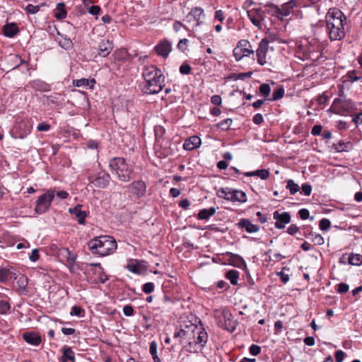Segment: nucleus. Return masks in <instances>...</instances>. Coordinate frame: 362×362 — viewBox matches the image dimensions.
<instances>
[{"instance_id": "1", "label": "nucleus", "mask_w": 362, "mask_h": 362, "mask_svg": "<svg viewBox=\"0 0 362 362\" xmlns=\"http://www.w3.org/2000/svg\"><path fill=\"white\" fill-rule=\"evenodd\" d=\"M142 76L145 84L141 90L145 94H157L162 90L165 86V76L162 71L156 65L145 66L143 69Z\"/></svg>"}, {"instance_id": "2", "label": "nucleus", "mask_w": 362, "mask_h": 362, "mask_svg": "<svg viewBox=\"0 0 362 362\" xmlns=\"http://www.w3.org/2000/svg\"><path fill=\"white\" fill-rule=\"evenodd\" d=\"M346 16L337 8H331L326 14V24L331 41L340 40L345 36Z\"/></svg>"}, {"instance_id": "3", "label": "nucleus", "mask_w": 362, "mask_h": 362, "mask_svg": "<svg viewBox=\"0 0 362 362\" xmlns=\"http://www.w3.org/2000/svg\"><path fill=\"white\" fill-rule=\"evenodd\" d=\"M88 247L93 254L106 256L116 250L117 244L113 237L101 235L90 240Z\"/></svg>"}, {"instance_id": "4", "label": "nucleus", "mask_w": 362, "mask_h": 362, "mask_svg": "<svg viewBox=\"0 0 362 362\" xmlns=\"http://www.w3.org/2000/svg\"><path fill=\"white\" fill-rule=\"evenodd\" d=\"M109 168L115 173L119 181L127 182L133 178V168L123 158L115 157L110 160Z\"/></svg>"}, {"instance_id": "5", "label": "nucleus", "mask_w": 362, "mask_h": 362, "mask_svg": "<svg viewBox=\"0 0 362 362\" xmlns=\"http://www.w3.org/2000/svg\"><path fill=\"white\" fill-rule=\"evenodd\" d=\"M182 329L184 332L183 335H185V339L189 340L192 339V334L195 331V333L198 334L199 336L197 337V340L194 341V343L198 344L201 348L205 346L208 341V334L202 327V324L198 326L193 323H189V325H185L182 327Z\"/></svg>"}, {"instance_id": "6", "label": "nucleus", "mask_w": 362, "mask_h": 362, "mask_svg": "<svg viewBox=\"0 0 362 362\" xmlns=\"http://www.w3.org/2000/svg\"><path fill=\"white\" fill-rule=\"evenodd\" d=\"M54 198V192L53 190H48L43 194L40 195L36 202V206L35 208V213L42 214L48 211Z\"/></svg>"}, {"instance_id": "7", "label": "nucleus", "mask_w": 362, "mask_h": 362, "mask_svg": "<svg viewBox=\"0 0 362 362\" xmlns=\"http://www.w3.org/2000/svg\"><path fill=\"white\" fill-rule=\"evenodd\" d=\"M233 56L236 61L241 60L244 57L254 54L252 45L247 40H240L233 49Z\"/></svg>"}, {"instance_id": "8", "label": "nucleus", "mask_w": 362, "mask_h": 362, "mask_svg": "<svg viewBox=\"0 0 362 362\" xmlns=\"http://www.w3.org/2000/svg\"><path fill=\"white\" fill-rule=\"evenodd\" d=\"M332 107L335 113L342 115L344 112H351L354 109V104L351 100L336 98Z\"/></svg>"}, {"instance_id": "9", "label": "nucleus", "mask_w": 362, "mask_h": 362, "mask_svg": "<svg viewBox=\"0 0 362 362\" xmlns=\"http://www.w3.org/2000/svg\"><path fill=\"white\" fill-rule=\"evenodd\" d=\"M269 38H263L258 45V48L256 51L257 61L261 66L267 63L266 55L269 49Z\"/></svg>"}, {"instance_id": "10", "label": "nucleus", "mask_w": 362, "mask_h": 362, "mask_svg": "<svg viewBox=\"0 0 362 362\" xmlns=\"http://www.w3.org/2000/svg\"><path fill=\"white\" fill-rule=\"evenodd\" d=\"M247 16L256 27L261 28L262 22L265 18L264 11L261 8L247 11Z\"/></svg>"}, {"instance_id": "11", "label": "nucleus", "mask_w": 362, "mask_h": 362, "mask_svg": "<svg viewBox=\"0 0 362 362\" xmlns=\"http://www.w3.org/2000/svg\"><path fill=\"white\" fill-rule=\"evenodd\" d=\"M127 189L130 193L136 196L137 198L144 196L146 190V185L142 180H136L132 182L127 185Z\"/></svg>"}, {"instance_id": "12", "label": "nucleus", "mask_w": 362, "mask_h": 362, "mask_svg": "<svg viewBox=\"0 0 362 362\" xmlns=\"http://www.w3.org/2000/svg\"><path fill=\"white\" fill-rule=\"evenodd\" d=\"M274 218L276 221L274 226L278 229H284L285 225L291 222V215L288 212L280 213L279 211H275Z\"/></svg>"}, {"instance_id": "13", "label": "nucleus", "mask_w": 362, "mask_h": 362, "mask_svg": "<svg viewBox=\"0 0 362 362\" xmlns=\"http://www.w3.org/2000/svg\"><path fill=\"white\" fill-rule=\"evenodd\" d=\"M154 50L158 56L165 59L172 50V45L169 40L165 39L159 42Z\"/></svg>"}, {"instance_id": "14", "label": "nucleus", "mask_w": 362, "mask_h": 362, "mask_svg": "<svg viewBox=\"0 0 362 362\" xmlns=\"http://www.w3.org/2000/svg\"><path fill=\"white\" fill-rule=\"evenodd\" d=\"M81 209L82 205L78 204L73 208H69V212L76 217L79 224L85 225L86 218L88 216V212L83 211Z\"/></svg>"}, {"instance_id": "15", "label": "nucleus", "mask_w": 362, "mask_h": 362, "mask_svg": "<svg viewBox=\"0 0 362 362\" xmlns=\"http://www.w3.org/2000/svg\"><path fill=\"white\" fill-rule=\"evenodd\" d=\"M110 180V176L108 173L100 172L98 176L94 180H91V182L96 187L105 188L109 185Z\"/></svg>"}, {"instance_id": "16", "label": "nucleus", "mask_w": 362, "mask_h": 362, "mask_svg": "<svg viewBox=\"0 0 362 362\" xmlns=\"http://www.w3.org/2000/svg\"><path fill=\"white\" fill-rule=\"evenodd\" d=\"M236 226L240 229L245 228V230L249 233L257 232L259 230V226L253 224L250 219L241 218L237 223Z\"/></svg>"}, {"instance_id": "17", "label": "nucleus", "mask_w": 362, "mask_h": 362, "mask_svg": "<svg viewBox=\"0 0 362 362\" xmlns=\"http://www.w3.org/2000/svg\"><path fill=\"white\" fill-rule=\"evenodd\" d=\"M297 6V2L296 0H291L288 2L284 4L281 8L274 7V13L277 17L279 16H287L290 13V10Z\"/></svg>"}, {"instance_id": "18", "label": "nucleus", "mask_w": 362, "mask_h": 362, "mask_svg": "<svg viewBox=\"0 0 362 362\" xmlns=\"http://www.w3.org/2000/svg\"><path fill=\"white\" fill-rule=\"evenodd\" d=\"M59 256L63 261H65L67 264L72 267L76 259V255L71 253L68 248L62 247L59 250Z\"/></svg>"}, {"instance_id": "19", "label": "nucleus", "mask_w": 362, "mask_h": 362, "mask_svg": "<svg viewBox=\"0 0 362 362\" xmlns=\"http://www.w3.org/2000/svg\"><path fill=\"white\" fill-rule=\"evenodd\" d=\"M224 324L223 328L230 332H234L237 326V322L233 320V315L230 312L223 313Z\"/></svg>"}, {"instance_id": "20", "label": "nucleus", "mask_w": 362, "mask_h": 362, "mask_svg": "<svg viewBox=\"0 0 362 362\" xmlns=\"http://www.w3.org/2000/svg\"><path fill=\"white\" fill-rule=\"evenodd\" d=\"M23 339L28 344L37 346L41 341V336L39 333L35 332H26L23 334Z\"/></svg>"}, {"instance_id": "21", "label": "nucleus", "mask_w": 362, "mask_h": 362, "mask_svg": "<svg viewBox=\"0 0 362 362\" xmlns=\"http://www.w3.org/2000/svg\"><path fill=\"white\" fill-rule=\"evenodd\" d=\"M204 16V10L201 7L192 8L190 12L187 14V18L188 22L192 21H197V25H199L202 23L201 17Z\"/></svg>"}, {"instance_id": "22", "label": "nucleus", "mask_w": 362, "mask_h": 362, "mask_svg": "<svg viewBox=\"0 0 362 362\" xmlns=\"http://www.w3.org/2000/svg\"><path fill=\"white\" fill-rule=\"evenodd\" d=\"M201 139L197 136H192L187 138L183 144V148L186 151H192L201 145Z\"/></svg>"}, {"instance_id": "23", "label": "nucleus", "mask_w": 362, "mask_h": 362, "mask_svg": "<svg viewBox=\"0 0 362 362\" xmlns=\"http://www.w3.org/2000/svg\"><path fill=\"white\" fill-rule=\"evenodd\" d=\"M113 45L112 42L108 40H103L98 46V54L101 57H107L112 50Z\"/></svg>"}, {"instance_id": "24", "label": "nucleus", "mask_w": 362, "mask_h": 362, "mask_svg": "<svg viewBox=\"0 0 362 362\" xmlns=\"http://www.w3.org/2000/svg\"><path fill=\"white\" fill-rule=\"evenodd\" d=\"M231 193V196L227 197L226 200L231 202H239L242 203L247 202V196L244 192L238 189H234V191H232Z\"/></svg>"}, {"instance_id": "25", "label": "nucleus", "mask_w": 362, "mask_h": 362, "mask_svg": "<svg viewBox=\"0 0 362 362\" xmlns=\"http://www.w3.org/2000/svg\"><path fill=\"white\" fill-rule=\"evenodd\" d=\"M228 255L229 256L228 260L230 264L240 268L246 267L244 259L239 255L228 252Z\"/></svg>"}, {"instance_id": "26", "label": "nucleus", "mask_w": 362, "mask_h": 362, "mask_svg": "<svg viewBox=\"0 0 362 362\" xmlns=\"http://www.w3.org/2000/svg\"><path fill=\"white\" fill-rule=\"evenodd\" d=\"M18 31V25L15 23H7L3 27L4 34L8 37H14Z\"/></svg>"}, {"instance_id": "27", "label": "nucleus", "mask_w": 362, "mask_h": 362, "mask_svg": "<svg viewBox=\"0 0 362 362\" xmlns=\"http://www.w3.org/2000/svg\"><path fill=\"white\" fill-rule=\"evenodd\" d=\"M332 147L339 153L341 152H347L349 150L352 149L353 144L352 143L348 141V142H344L342 141H339L336 144H333Z\"/></svg>"}, {"instance_id": "28", "label": "nucleus", "mask_w": 362, "mask_h": 362, "mask_svg": "<svg viewBox=\"0 0 362 362\" xmlns=\"http://www.w3.org/2000/svg\"><path fill=\"white\" fill-rule=\"evenodd\" d=\"M63 354L61 357L60 361L62 362H67V361H71L74 362L75 357L74 353L72 351L71 348L67 346H64L62 348Z\"/></svg>"}, {"instance_id": "29", "label": "nucleus", "mask_w": 362, "mask_h": 362, "mask_svg": "<svg viewBox=\"0 0 362 362\" xmlns=\"http://www.w3.org/2000/svg\"><path fill=\"white\" fill-rule=\"evenodd\" d=\"M269 171L267 169H261L257 170L252 172H247L244 173V175L246 177H253V176H258L262 180H267L269 176Z\"/></svg>"}, {"instance_id": "30", "label": "nucleus", "mask_w": 362, "mask_h": 362, "mask_svg": "<svg viewBox=\"0 0 362 362\" xmlns=\"http://www.w3.org/2000/svg\"><path fill=\"white\" fill-rule=\"evenodd\" d=\"M216 209L215 207H210L209 209H204L199 211L197 218L199 220H206L209 217L215 214Z\"/></svg>"}, {"instance_id": "31", "label": "nucleus", "mask_w": 362, "mask_h": 362, "mask_svg": "<svg viewBox=\"0 0 362 362\" xmlns=\"http://www.w3.org/2000/svg\"><path fill=\"white\" fill-rule=\"evenodd\" d=\"M95 81L93 79L81 78L73 81V85L76 87L88 86L90 88H93Z\"/></svg>"}, {"instance_id": "32", "label": "nucleus", "mask_w": 362, "mask_h": 362, "mask_svg": "<svg viewBox=\"0 0 362 362\" xmlns=\"http://www.w3.org/2000/svg\"><path fill=\"white\" fill-rule=\"evenodd\" d=\"M226 278L228 279L232 285H237L239 279V272L237 270L230 269L226 273Z\"/></svg>"}, {"instance_id": "33", "label": "nucleus", "mask_w": 362, "mask_h": 362, "mask_svg": "<svg viewBox=\"0 0 362 362\" xmlns=\"http://www.w3.org/2000/svg\"><path fill=\"white\" fill-rule=\"evenodd\" d=\"M347 260L348 263L351 265L360 266L362 264V255L351 253L349 255Z\"/></svg>"}, {"instance_id": "34", "label": "nucleus", "mask_w": 362, "mask_h": 362, "mask_svg": "<svg viewBox=\"0 0 362 362\" xmlns=\"http://www.w3.org/2000/svg\"><path fill=\"white\" fill-rule=\"evenodd\" d=\"M28 283V278L24 275H21L20 276H18L16 281L18 289L23 293H25L27 291Z\"/></svg>"}, {"instance_id": "35", "label": "nucleus", "mask_w": 362, "mask_h": 362, "mask_svg": "<svg viewBox=\"0 0 362 362\" xmlns=\"http://www.w3.org/2000/svg\"><path fill=\"white\" fill-rule=\"evenodd\" d=\"M65 5L64 3H59L57 4V11L54 13V17L58 20H62L66 18V11L64 8Z\"/></svg>"}, {"instance_id": "36", "label": "nucleus", "mask_w": 362, "mask_h": 362, "mask_svg": "<svg viewBox=\"0 0 362 362\" xmlns=\"http://www.w3.org/2000/svg\"><path fill=\"white\" fill-rule=\"evenodd\" d=\"M286 188L289 190L290 194L291 195L295 194L300 190V187L298 184L295 183V182L290 179L286 181Z\"/></svg>"}, {"instance_id": "37", "label": "nucleus", "mask_w": 362, "mask_h": 362, "mask_svg": "<svg viewBox=\"0 0 362 362\" xmlns=\"http://www.w3.org/2000/svg\"><path fill=\"white\" fill-rule=\"evenodd\" d=\"M149 351L153 357V362H160V360L157 355V344L156 341H153L151 342Z\"/></svg>"}, {"instance_id": "38", "label": "nucleus", "mask_w": 362, "mask_h": 362, "mask_svg": "<svg viewBox=\"0 0 362 362\" xmlns=\"http://www.w3.org/2000/svg\"><path fill=\"white\" fill-rule=\"evenodd\" d=\"M284 89L282 87L279 88L275 90L272 93V98H269V100L276 101L281 98H282L284 95Z\"/></svg>"}, {"instance_id": "39", "label": "nucleus", "mask_w": 362, "mask_h": 362, "mask_svg": "<svg viewBox=\"0 0 362 362\" xmlns=\"http://www.w3.org/2000/svg\"><path fill=\"white\" fill-rule=\"evenodd\" d=\"M127 268L128 270L134 274H140V268L139 264L136 262H133L132 260L129 261L127 265Z\"/></svg>"}, {"instance_id": "40", "label": "nucleus", "mask_w": 362, "mask_h": 362, "mask_svg": "<svg viewBox=\"0 0 362 362\" xmlns=\"http://www.w3.org/2000/svg\"><path fill=\"white\" fill-rule=\"evenodd\" d=\"M232 191H234L233 189H231V188H228V187H226V188H221L218 192H217V195L219 197H221V198H223L225 199H226V197H230L231 196V192Z\"/></svg>"}, {"instance_id": "41", "label": "nucleus", "mask_w": 362, "mask_h": 362, "mask_svg": "<svg viewBox=\"0 0 362 362\" xmlns=\"http://www.w3.org/2000/svg\"><path fill=\"white\" fill-rule=\"evenodd\" d=\"M199 334L195 333V331L193 332V334H192V339H194L193 341H189L188 343V347H189V351L193 352V353H198V350L196 349V344L194 343V341L197 340V337H198Z\"/></svg>"}, {"instance_id": "42", "label": "nucleus", "mask_w": 362, "mask_h": 362, "mask_svg": "<svg viewBox=\"0 0 362 362\" xmlns=\"http://www.w3.org/2000/svg\"><path fill=\"white\" fill-rule=\"evenodd\" d=\"M11 309L10 303L6 300H0V314L6 315Z\"/></svg>"}, {"instance_id": "43", "label": "nucleus", "mask_w": 362, "mask_h": 362, "mask_svg": "<svg viewBox=\"0 0 362 362\" xmlns=\"http://www.w3.org/2000/svg\"><path fill=\"white\" fill-rule=\"evenodd\" d=\"M232 122L233 121L230 118H227L217 124L216 126L218 128H220L223 131H226L229 129Z\"/></svg>"}, {"instance_id": "44", "label": "nucleus", "mask_w": 362, "mask_h": 362, "mask_svg": "<svg viewBox=\"0 0 362 362\" xmlns=\"http://www.w3.org/2000/svg\"><path fill=\"white\" fill-rule=\"evenodd\" d=\"M331 222L327 218H322L320 221L319 227L322 230L326 231L329 229Z\"/></svg>"}, {"instance_id": "45", "label": "nucleus", "mask_w": 362, "mask_h": 362, "mask_svg": "<svg viewBox=\"0 0 362 362\" xmlns=\"http://www.w3.org/2000/svg\"><path fill=\"white\" fill-rule=\"evenodd\" d=\"M259 92L261 93V94L264 96L265 98H267V96H269V93H270V91H271V88H270V86L269 84H267V83H263L260 86H259Z\"/></svg>"}, {"instance_id": "46", "label": "nucleus", "mask_w": 362, "mask_h": 362, "mask_svg": "<svg viewBox=\"0 0 362 362\" xmlns=\"http://www.w3.org/2000/svg\"><path fill=\"white\" fill-rule=\"evenodd\" d=\"M154 133L156 139L162 138L165 133V129L160 125H156Z\"/></svg>"}, {"instance_id": "47", "label": "nucleus", "mask_w": 362, "mask_h": 362, "mask_svg": "<svg viewBox=\"0 0 362 362\" xmlns=\"http://www.w3.org/2000/svg\"><path fill=\"white\" fill-rule=\"evenodd\" d=\"M40 8V5L35 6L33 4H28L25 7V11L28 14H35L39 11Z\"/></svg>"}, {"instance_id": "48", "label": "nucleus", "mask_w": 362, "mask_h": 362, "mask_svg": "<svg viewBox=\"0 0 362 362\" xmlns=\"http://www.w3.org/2000/svg\"><path fill=\"white\" fill-rule=\"evenodd\" d=\"M309 235L313 236V241L317 245H322L324 244L325 240L322 236L320 234H313L312 233H309Z\"/></svg>"}, {"instance_id": "49", "label": "nucleus", "mask_w": 362, "mask_h": 362, "mask_svg": "<svg viewBox=\"0 0 362 362\" xmlns=\"http://www.w3.org/2000/svg\"><path fill=\"white\" fill-rule=\"evenodd\" d=\"M59 45L64 49H70L72 47L73 43L69 38H64L59 42Z\"/></svg>"}, {"instance_id": "50", "label": "nucleus", "mask_w": 362, "mask_h": 362, "mask_svg": "<svg viewBox=\"0 0 362 362\" xmlns=\"http://www.w3.org/2000/svg\"><path fill=\"white\" fill-rule=\"evenodd\" d=\"M10 272L6 268L0 269V282H6L8 278Z\"/></svg>"}, {"instance_id": "51", "label": "nucleus", "mask_w": 362, "mask_h": 362, "mask_svg": "<svg viewBox=\"0 0 362 362\" xmlns=\"http://www.w3.org/2000/svg\"><path fill=\"white\" fill-rule=\"evenodd\" d=\"M154 284L152 283V282H148V283H146L143 285V287H142V291L147 293V294H149L151 293H152L154 290Z\"/></svg>"}, {"instance_id": "52", "label": "nucleus", "mask_w": 362, "mask_h": 362, "mask_svg": "<svg viewBox=\"0 0 362 362\" xmlns=\"http://www.w3.org/2000/svg\"><path fill=\"white\" fill-rule=\"evenodd\" d=\"M252 74V72H246V73H239V74H234L233 78L235 80H245V78H249L251 77Z\"/></svg>"}, {"instance_id": "53", "label": "nucleus", "mask_w": 362, "mask_h": 362, "mask_svg": "<svg viewBox=\"0 0 362 362\" xmlns=\"http://www.w3.org/2000/svg\"><path fill=\"white\" fill-rule=\"evenodd\" d=\"M191 70V66L186 62L183 63L180 67V72L183 75L189 74Z\"/></svg>"}, {"instance_id": "54", "label": "nucleus", "mask_w": 362, "mask_h": 362, "mask_svg": "<svg viewBox=\"0 0 362 362\" xmlns=\"http://www.w3.org/2000/svg\"><path fill=\"white\" fill-rule=\"evenodd\" d=\"M188 42L187 39L180 40L177 45V49L184 52L187 49Z\"/></svg>"}, {"instance_id": "55", "label": "nucleus", "mask_w": 362, "mask_h": 362, "mask_svg": "<svg viewBox=\"0 0 362 362\" xmlns=\"http://www.w3.org/2000/svg\"><path fill=\"white\" fill-rule=\"evenodd\" d=\"M10 59L16 64L15 68L18 67L21 64L25 62V61L18 54L11 55Z\"/></svg>"}, {"instance_id": "56", "label": "nucleus", "mask_w": 362, "mask_h": 362, "mask_svg": "<svg viewBox=\"0 0 362 362\" xmlns=\"http://www.w3.org/2000/svg\"><path fill=\"white\" fill-rule=\"evenodd\" d=\"M315 100L316 102L317 103L319 107L320 106H322V105H324L327 103V102L328 101V97L324 94L322 95H319L316 98H315Z\"/></svg>"}, {"instance_id": "57", "label": "nucleus", "mask_w": 362, "mask_h": 362, "mask_svg": "<svg viewBox=\"0 0 362 362\" xmlns=\"http://www.w3.org/2000/svg\"><path fill=\"white\" fill-rule=\"evenodd\" d=\"M337 292L339 293H345L349 291V286L345 283H340L337 285Z\"/></svg>"}, {"instance_id": "58", "label": "nucleus", "mask_w": 362, "mask_h": 362, "mask_svg": "<svg viewBox=\"0 0 362 362\" xmlns=\"http://www.w3.org/2000/svg\"><path fill=\"white\" fill-rule=\"evenodd\" d=\"M250 353L253 356H257L261 352V347L256 344H252L250 349Z\"/></svg>"}, {"instance_id": "59", "label": "nucleus", "mask_w": 362, "mask_h": 362, "mask_svg": "<svg viewBox=\"0 0 362 362\" xmlns=\"http://www.w3.org/2000/svg\"><path fill=\"white\" fill-rule=\"evenodd\" d=\"M124 315L129 317L134 315V308L131 305H127L123 308Z\"/></svg>"}, {"instance_id": "60", "label": "nucleus", "mask_w": 362, "mask_h": 362, "mask_svg": "<svg viewBox=\"0 0 362 362\" xmlns=\"http://www.w3.org/2000/svg\"><path fill=\"white\" fill-rule=\"evenodd\" d=\"M83 310L79 306H74L70 312L71 315L80 316Z\"/></svg>"}, {"instance_id": "61", "label": "nucleus", "mask_w": 362, "mask_h": 362, "mask_svg": "<svg viewBox=\"0 0 362 362\" xmlns=\"http://www.w3.org/2000/svg\"><path fill=\"white\" fill-rule=\"evenodd\" d=\"M346 76L351 81H357L361 78L356 76V71L355 70L349 71L346 74Z\"/></svg>"}, {"instance_id": "62", "label": "nucleus", "mask_w": 362, "mask_h": 362, "mask_svg": "<svg viewBox=\"0 0 362 362\" xmlns=\"http://www.w3.org/2000/svg\"><path fill=\"white\" fill-rule=\"evenodd\" d=\"M211 102L215 105L220 106L222 103V99L220 95H214L211 98Z\"/></svg>"}, {"instance_id": "63", "label": "nucleus", "mask_w": 362, "mask_h": 362, "mask_svg": "<svg viewBox=\"0 0 362 362\" xmlns=\"http://www.w3.org/2000/svg\"><path fill=\"white\" fill-rule=\"evenodd\" d=\"M302 190L305 195L309 196L312 192V186L310 184L305 183L302 185Z\"/></svg>"}, {"instance_id": "64", "label": "nucleus", "mask_w": 362, "mask_h": 362, "mask_svg": "<svg viewBox=\"0 0 362 362\" xmlns=\"http://www.w3.org/2000/svg\"><path fill=\"white\" fill-rule=\"evenodd\" d=\"M345 354L341 350H338L335 352V359L337 362H342L344 358Z\"/></svg>"}]
</instances>
